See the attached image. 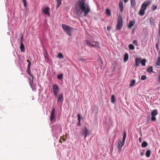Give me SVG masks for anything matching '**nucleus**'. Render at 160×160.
<instances>
[{
	"instance_id": "1",
	"label": "nucleus",
	"mask_w": 160,
	"mask_h": 160,
	"mask_svg": "<svg viewBox=\"0 0 160 160\" xmlns=\"http://www.w3.org/2000/svg\"><path fill=\"white\" fill-rule=\"evenodd\" d=\"M86 1V0H78L74 7L77 14H81L82 11L84 13V16L86 17L90 12L89 6Z\"/></svg>"
},
{
	"instance_id": "2",
	"label": "nucleus",
	"mask_w": 160,
	"mask_h": 160,
	"mask_svg": "<svg viewBox=\"0 0 160 160\" xmlns=\"http://www.w3.org/2000/svg\"><path fill=\"white\" fill-rule=\"evenodd\" d=\"M151 2L148 1L144 2L142 5L140 11L139 12V15L141 16H143L145 14V11L147 7L150 4Z\"/></svg>"
},
{
	"instance_id": "3",
	"label": "nucleus",
	"mask_w": 160,
	"mask_h": 160,
	"mask_svg": "<svg viewBox=\"0 0 160 160\" xmlns=\"http://www.w3.org/2000/svg\"><path fill=\"white\" fill-rule=\"evenodd\" d=\"M126 137V134L125 131H124L123 134V140H120L118 143L117 148L118 149V152H120L122 150V147L124 145L125 142Z\"/></svg>"
},
{
	"instance_id": "4",
	"label": "nucleus",
	"mask_w": 160,
	"mask_h": 160,
	"mask_svg": "<svg viewBox=\"0 0 160 160\" xmlns=\"http://www.w3.org/2000/svg\"><path fill=\"white\" fill-rule=\"evenodd\" d=\"M62 27L64 32H65L68 35L70 36H71V32L73 29L72 27L64 24H62Z\"/></svg>"
},
{
	"instance_id": "5",
	"label": "nucleus",
	"mask_w": 160,
	"mask_h": 160,
	"mask_svg": "<svg viewBox=\"0 0 160 160\" xmlns=\"http://www.w3.org/2000/svg\"><path fill=\"white\" fill-rule=\"evenodd\" d=\"M122 26V17L119 16L118 19V23L116 26V29L118 30H120Z\"/></svg>"
},
{
	"instance_id": "6",
	"label": "nucleus",
	"mask_w": 160,
	"mask_h": 160,
	"mask_svg": "<svg viewBox=\"0 0 160 160\" xmlns=\"http://www.w3.org/2000/svg\"><path fill=\"white\" fill-rule=\"evenodd\" d=\"M86 43L89 46L93 47H99V43L98 42H95L92 41L87 40L86 41Z\"/></svg>"
},
{
	"instance_id": "7",
	"label": "nucleus",
	"mask_w": 160,
	"mask_h": 160,
	"mask_svg": "<svg viewBox=\"0 0 160 160\" xmlns=\"http://www.w3.org/2000/svg\"><path fill=\"white\" fill-rule=\"evenodd\" d=\"M80 134L82 136H84V138H86L88 135H89L90 131H88L86 127H85L82 129Z\"/></svg>"
},
{
	"instance_id": "8",
	"label": "nucleus",
	"mask_w": 160,
	"mask_h": 160,
	"mask_svg": "<svg viewBox=\"0 0 160 160\" xmlns=\"http://www.w3.org/2000/svg\"><path fill=\"white\" fill-rule=\"evenodd\" d=\"M52 88L55 97H57L59 92V87L57 85L55 84L52 86Z\"/></svg>"
},
{
	"instance_id": "9",
	"label": "nucleus",
	"mask_w": 160,
	"mask_h": 160,
	"mask_svg": "<svg viewBox=\"0 0 160 160\" xmlns=\"http://www.w3.org/2000/svg\"><path fill=\"white\" fill-rule=\"evenodd\" d=\"M158 114L157 110L155 109L153 110L151 112L152 117L151 119L152 121H155L156 120V118L155 116Z\"/></svg>"
},
{
	"instance_id": "10",
	"label": "nucleus",
	"mask_w": 160,
	"mask_h": 160,
	"mask_svg": "<svg viewBox=\"0 0 160 160\" xmlns=\"http://www.w3.org/2000/svg\"><path fill=\"white\" fill-rule=\"evenodd\" d=\"M27 61L28 63V67H27V72L29 75H30L31 76H32V77H33V75L31 74V73L30 72V71H31L30 66L31 64V62L28 59L27 60Z\"/></svg>"
},
{
	"instance_id": "11",
	"label": "nucleus",
	"mask_w": 160,
	"mask_h": 160,
	"mask_svg": "<svg viewBox=\"0 0 160 160\" xmlns=\"http://www.w3.org/2000/svg\"><path fill=\"white\" fill-rule=\"evenodd\" d=\"M55 108H53L52 110L50 115V120L53 121L55 119Z\"/></svg>"
},
{
	"instance_id": "12",
	"label": "nucleus",
	"mask_w": 160,
	"mask_h": 160,
	"mask_svg": "<svg viewBox=\"0 0 160 160\" xmlns=\"http://www.w3.org/2000/svg\"><path fill=\"white\" fill-rule=\"evenodd\" d=\"M50 8L49 7H47L43 8L42 10V12L46 15L50 16V14L49 12Z\"/></svg>"
},
{
	"instance_id": "13",
	"label": "nucleus",
	"mask_w": 160,
	"mask_h": 160,
	"mask_svg": "<svg viewBox=\"0 0 160 160\" xmlns=\"http://www.w3.org/2000/svg\"><path fill=\"white\" fill-rule=\"evenodd\" d=\"M123 3L122 1H120L119 3V7L120 9V11L121 12H122L123 11Z\"/></svg>"
},
{
	"instance_id": "14",
	"label": "nucleus",
	"mask_w": 160,
	"mask_h": 160,
	"mask_svg": "<svg viewBox=\"0 0 160 160\" xmlns=\"http://www.w3.org/2000/svg\"><path fill=\"white\" fill-rule=\"evenodd\" d=\"M58 102H62L63 101V95L62 94H59L58 97Z\"/></svg>"
},
{
	"instance_id": "15",
	"label": "nucleus",
	"mask_w": 160,
	"mask_h": 160,
	"mask_svg": "<svg viewBox=\"0 0 160 160\" xmlns=\"http://www.w3.org/2000/svg\"><path fill=\"white\" fill-rule=\"evenodd\" d=\"M140 58H137L135 59V66L138 67L139 66V62L140 61Z\"/></svg>"
},
{
	"instance_id": "16",
	"label": "nucleus",
	"mask_w": 160,
	"mask_h": 160,
	"mask_svg": "<svg viewBox=\"0 0 160 160\" xmlns=\"http://www.w3.org/2000/svg\"><path fill=\"white\" fill-rule=\"evenodd\" d=\"M20 44V49L21 51L22 52H24L25 51L24 45L22 42H21Z\"/></svg>"
},
{
	"instance_id": "17",
	"label": "nucleus",
	"mask_w": 160,
	"mask_h": 160,
	"mask_svg": "<svg viewBox=\"0 0 160 160\" xmlns=\"http://www.w3.org/2000/svg\"><path fill=\"white\" fill-rule=\"evenodd\" d=\"M135 24V22L130 21L129 22V23L128 26V27L129 28H131L132 26H133Z\"/></svg>"
},
{
	"instance_id": "18",
	"label": "nucleus",
	"mask_w": 160,
	"mask_h": 160,
	"mask_svg": "<svg viewBox=\"0 0 160 160\" xmlns=\"http://www.w3.org/2000/svg\"><path fill=\"white\" fill-rule=\"evenodd\" d=\"M81 118L82 117H81L80 114H78V122L77 124V125L78 126H81L80 120Z\"/></svg>"
},
{
	"instance_id": "19",
	"label": "nucleus",
	"mask_w": 160,
	"mask_h": 160,
	"mask_svg": "<svg viewBox=\"0 0 160 160\" xmlns=\"http://www.w3.org/2000/svg\"><path fill=\"white\" fill-rule=\"evenodd\" d=\"M149 20L151 24L154 26L155 23V19L152 17H151L150 18Z\"/></svg>"
},
{
	"instance_id": "20",
	"label": "nucleus",
	"mask_w": 160,
	"mask_h": 160,
	"mask_svg": "<svg viewBox=\"0 0 160 160\" xmlns=\"http://www.w3.org/2000/svg\"><path fill=\"white\" fill-rule=\"evenodd\" d=\"M128 58V53H125L124 56L123 60L124 62H126Z\"/></svg>"
},
{
	"instance_id": "21",
	"label": "nucleus",
	"mask_w": 160,
	"mask_h": 160,
	"mask_svg": "<svg viewBox=\"0 0 160 160\" xmlns=\"http://www.w3.org/2000/svg\"><path fill=\"white\" fill-rule=\"evenodd\" d=\"M146 71L149 73L153 72V68L152 66L149 67L147 69Z\"/></svg>"
},
{
	"instance_id": "22",
	"label": "nucleus",
	"mask_w": 160,
	"mask_h": 160,
	"mask_svg": "<svg viewBox=\"0 0 160 160\" xmlns=\"http://www.w3.org/2000/svg\"><path fill=\"white\" fill-rule=\"evenodd\" d=\"M135 82L136 81L135 80L133 79L130 82L129 87H132V86H133L135 84Z\"/></svg>"
},
{
	"instance_id": "23",
	"label": "nucleus",
	"mask_w": 160,
	"mask_h": 160,
	"mask_svg": "<svg viewBox=\"0 0 160 160\" xmlns=\"http://www.w3.org/2000/svg\"><path fill=\"white\" fill-rule=\"evenodd\" d=\"M131 5L132 7H134L136 5L135 0H130Z\"/></svg>"
},
{
	"instance_id": "24",
	"label": "nucleus",
	"mask_w": 160,
	"mask_h": 160,
	"mask_svg": "<svg viewBox=\"0 0 160 160\" xmlns=\"http://www.w3.org/2000/svg\"><path fill=\"white\" fill-rule=\"evenodd\" d=\"M57 3V8H58L60 6L62 3V0H56Z\"/></svg>"
},
{
	"instance_id": "25",
	"label": "nucleus",
	"mask_w": 160,
	"mask_h": 160,
	"mask_svg": "<svg viewBox=\"0 0 160 160\" xmlns=\"http://www.w3.org/2000/svg\"><path fill=\"white\" fill-rule=\"evenodd\" d=\"M44 58H46L48 59V53L46 50H45L44 51Z\"/></svg>"
},
{
	"instance_id": "26",
	"label": "nucleus",
	"mask_w": 160,
	"mask_h": 160,
	"mask_svg": "<svg viewBox=\"0 0 160 160\" xmlns=\"http://www.w3.org/2000/svg\"><path fill=\"white\" fill-rule=\"evenodd\" d=\"M106 13L108 16H110L111 15L110 10L109 9H107L106 11Z\"/></svg>"
},
{
	"instance_id": "27",
	"label": "nucleus",
	"mask_w": 160,
	"mask_h": 160,
	"mask_svg": "<svg viewBox=\"0 0 160 160\" xmlns=\"http://www.w3.org/2000/svg\"><path fill=\"white\" fill-rule=\"evenodd\" d=\"M151 154V151L150 150H148L146 152V156L148 157L149 158L150 157Z\"/></svg>"
},
{
	"instance_id": "28",
	"label": "nucleus",
	"mask_w": 160,
	"mask_h": 160,
	"mask_svg": "<svg viewBox=\"0 0 160 160\" xmlns=\"http://www.w3.org/2000/svg\"><path fill=\"white\" fill-rule=\"evenodd\" d=\"M156 65L157 66H159L160 65V57H159L158 58L157 60L156 63Z\"/></svg>"
},
{
	"instance_id": "29",
	"label": "nucleus",
	"mask_w": 160,
	"mask_h": 160,
	"mask_svg": "<svg viewBox=\"0 0 160 160\" xmlns=\"http://www.w3.org/2000/svg\"><path fill=\"white\" fill-rule=\"evenodd\" d=\"M115 101V97L114 95H112L111 96V102L112 103H114Z\"/></svg>"
},
{
	"instance_id": "30",
	"label": "nucleus",
	"mask_w": 160,
	"mask_h": 160,
	"mask_svg": "<svg viewBox=\"0 0 160 160\" xmlns=\"http://www.w3.org/2000/svg\"><path fill=\"white\" fill-rule=\"evenodd\" d=\"M146 60L145 59L142 60L141 61V63L143 66H145Z\"/></svg>"
},
{
	"instance_id": "31",
	"label": "nucleus",
	"mask_w": 160,
	"mask_h": 160,
	"mask_svg": "<svg viewBox=\"0 0 160 160\" xmlns=\"http://www.w3.org/2000/svg\"><path fill=\"white\" fill-rule=\"evenodd\" d=\"M148 146V143L146 142H142L141 146L142 147H146Z\"/></svg>"
},
{
	"instance_id": "32",
	"label": "nucleus",
	"mask_w": 160,
	"mask_h": 160,
	"mask_svg": "<svg viewBox=\"0 0 160 160\" xmlns=\"http://www.w3.org/2000/svg\"><path fill=\"white\" fill-rule=\"evenodd\" d=\"M128 48L130 50H134V46L132 44H129L128 46Z\"/></svg>"
},
{
	"instance_id": "33",
	"label": "nucleus",
	"mask_w": 160,
	"mask_h": 160,
	"mask_svg": "<svg viewBox=\"0 0 160 160\" xmlns=\"http://www.w3.org/2000/svg\"><path fill=\"white\" fill-rule=\"evenodd\" d=\"M63 74L61 73L58 76V78L59 79H62L63 78Z\"/></svg>"
},
{
	"instance_id": "34",
	"label": "nucleus",
	"mask_w": 160,
	"mask_h": 160,
	"mask_svg": "<svg viewBox=\"0 0 160 160\" xmlns=\"http://www.w3.org/2000/svg\"><path fill=\"white\" fill-rule=\"evenodd\" d=\"M157 7L156 5H152V6L151 8L153 11L155 10L157 8Z\"/></svg>"
},
{
	"instance_id": "35",
	"label": "nucleus",
	"mask_w": 160,
	"mask_h": 160,
	"mask_svg": "<svg viewBox=\"0 0 160 160\" xmlns=\"http://www.w3.org/2000/svg\"><path fill=\"white\" fill-rule=\"evenodd\" d=\"M141 79L142 80H144L146 79V76L145 75H142L141 77Z\"/></svg>"
},
{
	"instance_id": "36",
	"label": "nucleus",
	"mask_w": 160,
	"mask_h": 160,
	"mask_svg": "<svg viewBox=\"0 0 160 160\" xmlns=\"http://www.w3.org/2000/svg\"><path fill=\"white\" fill-rule=\"evenodd\" d=\"M58 57L60 58H63V56L61 53H60L58 54Z\"/></svg>"
},
{
	"instance_id": "37",
	"label": "nucleus",
	"mask_w": 160,
	"mask_h": 160,
	"mask_svg": "<svg viewBox=\"0 0 160 160\" xmlns=\"http://www.w3.org/2000/svg\"><path fill=\"white\" fill-rule=\"evenodd\" d=\"M132 43L133 44H135L136 46H137L138 45V42L136 40H134L133 41Z\"/></svg>"
},
{
	"instance_id": "38",
	"label": "nucleus",
	"mask_w": 160,
	"mask_h": 160,
	"mask_svg": "<svg viewBox=\"0 0 160 160\" xmlns=\"http://www.w3.org/2000/svg\"><path fill=\"white\" fill-rule=\"evenodd\" d=\"M23 3L24 6L25 7H26L27 6V4L26 2V1H24L23 2H22Z\"/></svg>"
},
{
	"instance_id": "39",
	"label": "nucleus",
	"mask_w": 160,
	"mask_h": 160,
	"mask_svg": "<svg viewBox=\"0 0 160 160\" xmlns=\"http://www.w3.org/2000/svg\"><path fill=\"white\" fill-rule=\"evenodd\" d=\"M156 47L157 50H159V46L158 44L157 43L156 45Z\"/></svg>"
},
{
	"instance_id": "40",
	"label": "nucleus",
	"mask_w": 160,
	"mask_h": 160,
	"mask_svg": "<svg viewBox=\"0 0 160 160\" xmlns=\"http://www.w3.org/2000/svg\"><path fill=\"white\" fill-rule=\"evenodd\" d=\"M107 29L108 30V31H110L111 30V27H110V26H108L107 27Z\"/></svg>"
},
{
	"instance_id": "41",
	"label": "nucleus",
	"mask_w": 160,
	"mask_h": 160,
	"mask_svg": "<svg viewBox=\"0 0 160 160\" xmlns=\"http://www.w3.org/2000/svg\"><path fill=\"white\" fill-rule=\"evenodd\" d=\"M62 137L61 136L60 137V139L59 140V142L60 143H62V141L61 140V138H62Z\"/></svg>"
},
{
	"instance_id": "42",
	"label": "nucleus",
	"mask_w": 160,
	"mask_h": 160,
	"mask_svg": "<svg viewBox=\"0 0 160 160\" xmlns=\"http://www.w3.org/2000/svg\"><path fill=\"white\" fill-rule=\"evenodd\" d=\"M138 140H139V142H142V138H141V137L139 138Z\"/></svg>"
},
{
	"instance_id": "43",
	"label": "nucleus",
	"mask_w": 160,
	"mask_h": 160,
	"mask_svg": "<svg viewBox=\"0 0 160 160\" xmlns=\"http://www.w3.org/2000/svg\"><path fill=\"white\" fill-rule=\"evenodd\" d=\"M79 60H80V61H85V60L83 58H80V59H79Z\"/></svg>"
},
{
	"instance_id": "44",
	"label": "nucleus",
	"mask_w": 160,
	"mask_h": 160,
	"mask_svg": "<svg viewBox=\"0 0 160 160\" xmlns=\"http://www.w3.org/2000/svg\"><path fill=\"white\" fill-rule=\"evenodd\" d=\"M23 40V36H22L21 38V42H22Z\"/></svg>"
},
{
	"instance_id": "45",
	"label": "nucleus",
	"mask_w": 160,
	"mask_h": 160,
	"mask_svg": "<svg viewBox=\"0 0 160 160\" xmlns=\"http://www.w3.org/2000/svg\"><path fill=\"white\" fill-rule=\"evenodd\" d=\"M62 140L63 142H65L66 141V139L65 138H63Z\"/></svg>"
},
{
	"instance_id": "46",
	"label": "nucleus",
	"mask_w": 160,
	"mask_h": 160,
	"mask_svg": "<svg viewBox=\"0 0 160 160\" xmlns=\"http://www.w3.org/2000/svg\"><path fill=\"white\" fill-rule=\"evenodd\" d=\"M128 0H123L125 2H127Z\"/></svg>"
},
{
	"instance_id": "47",
	"label": "nucleus",
	"mask_w": 160,
	"mask_h": 160,
	"mask_svg": "<svg viewBox=\"0 0 160 160\" xmlns=\"http://www.w3.org/2000/svg\"><path fill=\"white\" fill-rule=\"evenodd\" d=\"M140 134L141 137H142V134L141 132H140Z\"/></svg>"
},
{
	"instance_id": "48",
	"label": "nucleus",
	"mask_w": 160,
	"mask_h": 160,
	"mask_svg": "<svg viewBox=\"0 0 160 160\" xmlns=\"http://www.w3.org/2000/svg\"><path fill=\"white\" fill-rule=\"evenodd\" d=\"M26 1V0H22V2Z\"/></svg>"
}]
</instances>
